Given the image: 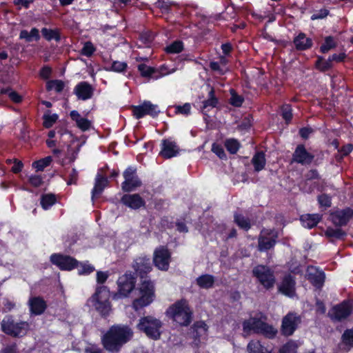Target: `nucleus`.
I'll list each match as a JSON object with an SVG mask.
<instances>
[{"mask_svg": "<svg viewBox=\"0 0 353 353\" xmlns=\"http://www.w3.org/2000/svg\"><path fill=\"white\" fill-rule=\"evenodd\" d=\"M138 70L143 77H150L154 72V69L145 64H140L138 66Z\"/></svg>", "mask_w": 353, "mask_h": 353, "instance_id": "5fc2aeb1", "label": "nucleus"}, {"mask_svg": "<svg viewBox=\"0 0 353 353\" xmlns=\"http://www.w3.org/2000/svg\"><path fill=\"white\" fill-rule=\"evenodd\" d=\"M176 112L184 115H188L190 113L191 105L186 103L183 105H178L176 107Z\"/></svg>", "mask_w": 353, "mask_h": 353, "instance_id": "e2e57ef3", "label": "nucleus"}, {"mask_svg": "<svg viewBox=\"0 0 353 353\" xmlns=\"http://www.w3.org/2000/svg\"><path fill=\"white\" fill-rule=\"evenodd\" d=\"M29 306L30 312L36 315L42 314L46 307L45 301L39 297H33L29 300Z\"/></svg>", "mask_w": 353, "mask_h": 353, "instance_id": "a878e982", "label": "nucleus"}, {"mask_svg": "<svg viewBox=\"0 0 353 353\" xmlns=\"http://www.w3.org/2000/svg\"><path fill=\"white\" fill-rule=\"evenodd\" d=\"M217 103L218 100L214 96V90L213 88H211L208 93V99L203 102V111L215 108Z\"/></svg>", "mask_w": 353, "mask_h": 353, "instance_id": "c9c22d12", "label": "nucleus"}, {"mask_svg": "<svg viewBox=\"0 0 353 353\" xmlns=\"http://www.w3.org/2000/svg\"><path fill=\"white\" fill-rule=\"evenodd\" d=\"M161 321L153 316H148L141 318L137 324V328L144 332L148 337L157 340L161 335Z\"/></svg>", "mask_w": 353, "mask_h": 353, "instance_id": "423d86ee", "label": "nucleus"}, {"mask_svg": "<svg viewBox=\"0 0 353 353\" xmlns=\"http://www.w3.org/2000/svg\"><path fill=\"white\" fill-rule=\"evenodd\" d=\"M121 201L125 205L132 209H138L145 203L143 199L137 194H125L121 198Z\"/></svg>", "mask_w": 353, "mask_h": 353, "instance_id": "5701e85b", "label": "nucleus"}, {"mask_svg": "<svg viewBox=\"0 0 353 353\" xmlns=\"http://www.w3.org/2000/svg\"><path fill=\"white\" fill-rule=\"evenodd\" d=\"M307 279L316 288H321L325 281V274L316 267L310 266L307 270Z\"/></svg>", "mask_w": 353, "mask_h": 353, "instance_id": "f3484780", "label": "nucleus"}, {"mask_svg": "<svg viewBox=\"0 0 353 353\" xmlns=\"http://www.w3.org/2000/svg\"><path fill=\"white\" fill-rule=\"evenodd\" d=\"M20 39H25L27 42L37 41L39 39V33L38 29L34 28L30 32L23 30L20 32Z\"/></svg>", "mask_w": 353, "mask_h": 353, "instance_id": "473e14b6", "label": "nucleus"}, {"mask_svg": "<svg viewBox=\"0 0 353 353\" xmlns=\"http://www.w3.org/2000/svg\"><path fill=\"white\" fill-rule=\"evenodd\" d=\"M137 292L138 297L135 298L132 303V307L135 310L149 305L154 301V285L150 281L144 280L135 290V293Z\"/></svg>", "mask_w": 353, "mask_h": 353, "instance_id": "20e7f679", "label": "nucleus"}, {"mask_svg": "<svg viewBox=\"0 0 353 353\" xmlns=\"http://www.w3.org/2000/svg\"><path fill=\"white\" fill-rule=\"evenodd\" d=\"M155 6L160 8L162 12H168L169 11L171 3L170 2L164 1L163 0H158L155 3Z\"/></svg>", "mask_w": 353, "mask_h": 353, "instance_id": "680f3d73", "label": "nucleus"}, {"mask_svg": "<svg viewBox=\"0 0 353 353\" xmlns=\"http://www.w3.org/2000/svg\"><path fill=\"white\" fill-rule=\"evenodd\" d=\"M133 114L137 119L143 117L146 114L155 117L159 112L158 107L150 101H144L142 104L132 107Z\"/></svg>", "mask_w": 353, "mask_h": 353, "instance_id": "2eb2a0df", "label": "nucleus"}, {"mask_svg": "<svg viewBox=\"0 0 353 353\" xmlns=\"http://www.w3.org/2000/svg\"><path fill=\"white\" fill-rule=\"evenodd\" d=\"M234 221L239 228L245 230H248L250 228L249 220L241 214H235Z\"/></svg>", "mask_w": 353, "mask_h": 353, "instance_id": "ea45409f", "label": "nucleus"}, {"mask_svg": "<svg viewBox=\"0 0 353 353\" xmlns=\"http://www.w3.org/2000/svg\"><path fill=\"white\" fill-rule=\"evenodd\" d=\"M60 141L67 143L69 139H73L72 134L66 130H60L57 132Z\"/></svg>", "mask_w": 353, "mask_h": 353, "instance_id": "6e6d98bb", "label": "nucleus"}, {"mask_svg": "<svg viewBox=\"0 0 353 353\" xmlns=\"http://www.w3.org/2000/svg\"><path fill=\"white\" fill-rule=\"evenodd\" d=\"M166 314L180 325H188L192 320V312L184 300L179 301L170 306Z\"/></svg>", "mask_w": 353, "mask_h": 353, "instance_id": "7ed1b4c3", "label": "nucleus"}, {"mask_svg": "<svg viewBox=\"0 0 353 353\" xmlns=\"http://www.w3.org/2000/svg\"><path fill=\"white\" fill-rule=\"evenodd\" d=\"M230 94V103L235 107H240L243 102V98L241 96L238 95L233 90H231Z\"/></svg>", "mask_w": 353, "mask_h": 353, "instance_id": "de8ad7c7", "label": "nucleus"}, {"mask_svg": "<svg viewBox=\"0 0 353 353\" xmlns=\"http://www.w3.org/2000/svg\"><path fill=\"white\" fill-rule=\"evenodd\" d=\"M133 268L140 274H146L152 270L150 260L147 257H139L134 261Z\"/></svg>", "mask_w": 353, "mask_h": 353, "instance_id": "b1692460", "label": "nucleus"}, {"mask_svg": "<svg viewBox=\"0 0 353 353\" xmlns=\"http://www.w3.org/2000/svg\"><path fill=\"white\" fill-rule=\"evenodd\" d=\"M352 304L350 301H344L333 307L329 312V316L332 319L340 321L347 318L352 313Z\"/></svg>", "mask_w": 353, "mask_h": 353, "instance_id": "4468645a", "label": "nucleus"}, {"mask_svg": "<svg viewBox=\"0 0 353 353\" xmlns=\"http://www.w3.org/2000/svg\"><path fill=\"white\" fill-rule=\"evenodd\" d=\"M353 217V210L347 208L343 210L336 211L332 214V220L336 225H344Z\"/></svg>", "mask_w": 353, "mask_h": 353, "instance_id": "412c9836", "label": "nucleus"}, {"mask_svg": "<svg viewBox=\"0 0 353 353\" xmlns=\"http://www.w3.org/2000/svg\"><path fill=\"white\" fill-rule=\"evenodd\" d=\"M313 159L314 156L307 152L303 145H299L293 155L294 161L302 165L310 164Z\"/></svg>", "mask_w": 353, "mask_h": 353, "instance_id": "4be33fe9", "label": "nucleus"}, {"mask_svg": "<svg viewBox=\"0 0 353 353\" xmlns=\"http://www.w3.org/2000/svg\"><path fill=\"white\" fill-rule=\"evenodd\" d=\"M295 47L299 50H305L310 48L312 45V41L307 38L305 34L300 33L294 39Z\"/></svg>", "mask_w": 353, "mask_h": 353, "instance_id": "bb28decb", "label": "nucleus"}, {"mask_svg": "<svg viewBox=\"0 0 353 353\" xmlns=\"http://www.w3.org/2000/svg\"><path fill=\"white\" fill-rule=\"evenodd\" d=\"M30 325L26 321L15 322L11 316L5 317L1 322L2 331L6 334L20 337L26 334Z\"/></svg>", "mask_w": 353, "mask_h": 353, "instance_id": "6e6552de", "label": "nucleus"}, {"mask_svg": "<svg viewBox=\"0 0 353 353\" xmlns=\"http://www.w3.org/2000/svg\"><path fill=\"white\" fill-rule=\"evenodd\" d=\"M110 292L104 285L97 287L95 292L89 299L88 305L103 316L110 314L112 306L110 301Z\"/></svg>", "mask_w": 353, "mask_h": 353, "instance_id": "f03ea898", "label": "nucleus"}, {"mask_svg": "<svg viewBox=\"0 0 353 353\" xmlns=\"http://www.w3.org/2000/svg\"><path fill=\"white\" fill-rule=\"evenodd\" d=\"M136 277L131 272H126L119 276L117 280V292L113 295L114 299H120L128 297L134 290Z\"/></svg>", "mask_w": 353, "mask_h": 353, "instance_id": "0eeeda50", "label": "nucleus"}, {"mask_svg": "<svg viewBox=\"0 0 353 353\" xmlns=\"http://www.w3.org/2000/svg\"><path fill=\"white\" fill-rule=\"evenodd\" d=\"M94 88L85 81L78 83L74 88V93L78 99L87 100L92 97Z\"/></svg>", "mask_w": 353, "mask_h": 353, "instance_id": "6ab92c4d", "label": "nucleus"}, {"mask_svg": "<svg viewBox=\"0 0 353 353\" xmlns=\"http://www.w3.org/2000/svg\"><path fill=\"white\" fill-rule=\"evenodd\" d=\"M252 162L254 165V170L259 172L264 168L265 165V158L263 152H257L252 158Z\"/></svg>", "mask_w": 353, "mask_h": 353, "instance_id": "72a5a7b5", "label": "nucleus"}, {"mask_svg": "<svg viewBox=\"0 0 353 353\" xmlns=\"http://www.w3.org/2000/svg\"><path fill=\"white\" fill-rule=\"evenodd\" d=\"M127 68V63L123 61H114L112 65L110 70L121 72L124 71Z\"/></svg>", "mask_w": 353, "mask_h": 353, "instance_id": "603ef678", "label": "nucleus"}, {"mask_svg": "<svg viewBox=\"0 0 353 353\" xmlns=\"http://www.w3.org/2000/svg\"><path fill=\"white\" fill-rule=\"evenodd\" d=\"M183 49V44L181 41H175L168 45L165 50L168 53H179Z\"/></svg>", "mask_w": 353, "mask_h": 353, "instance_id": "a19ab883", "label": "nucleus"}, {"mask_svg": "<svg viewBox=\"0 0 353 353\" xmlns=\"http://www.w3.org/2000/svg\"><path fill=\"white\" fill-rule=\"evenodd\" d=\"M170 259L171 254L166 248L160 246L155 249L153 254V262L159 270L162 271L168 270Z\"/></svg>", "mask_w": 353, "mask_h": 353, "instance_id": "1a4fd4ad", "label": "nucleus"}, {"mask_svg": "<svg viewBox=\"0 0 353 353\" xmlns=\"http://www.w3.org/2000/svg\"><path fill=\"white\" fill-rule=\"evenodd\" d=\"M108 181L106 177L102 176L100 174H97L96 179H95V184L94 187L92 191V199L93 200L94 198L99 195L104 188L108 185Z\"/></svg>", "mask_w": 353, "mask_h": 353, "instance_id": "c85d7f7f", "label": "nucleus"}, {"mask_svg": "<svg viewBox=\"0 0 353 353\" xmlns=\"http://www.w3.org/2000/svg\"><path fill=\"white\" fill-rule=\"evenodd\" d=\"M319 203L321 206L330 207L331 205V199L326 194H322L319 196Z\"/></svg>", "mask_w": 353, "mask_h": 353, "instance_id": "0e129e2a", "label": "nucleus"}, {"mask_svg": "<svg viewBox=\"0 0 353 353\" xmlns=\"http://www.w3.org/2000/svg\"><path fill=\"white\" fill-rule=\"evenodd\" d=\"M212 151L215 153L220 159L225 158V151L221 145L216 143H213L212 146Z\"/></svg>", "mask_w": 353, "mask_h": 353, "instance_id": "052dcab7", "label": "nucleus"}, {"mask_svg": "<svg viewBox=\"0 0 353 353\" xmlns=\"http://www.w3.org/2000/svg\"><path fill=\"white\" fill-rule=\"evenodd\" d=\"M193 336L199 340L205 339L207 336L208 327L204 321H198L194 324Z\"/></svg>", "mask_w": 353, "mask_h": 353, "instance_id": "cd10ccee", "label": "nucleus"}, {"mask_svg": "<svg viewBox=\"0 0 353 353\" xmlns=\"http://www.w3.org/2000/svg\"><path fill=\"white\" fill-rule=\"evenodd\" d=\"M210 67L212 70L220 75L224 74L228 71L227 67L221 66L219 62L216 61L210 62Z\"/></svg>", "mask_w": 353, "mask_h": 353, "instance_id": "09e8293b", "label": "nucleus"}, {"mask_svg": "<svg viewBox=\"0 0 353 353\" xmlns=\"http://www.w3.org/2000/svg\"><path fill=\"white\" fill-rule=\"evenodd\" d=\"M279 291L285 296L293 297L295 295V281L290 275L285 276L279 286Z\"/></svg>", "mask_w": 353, "mask_h": 353, "instance_id": "aec40b11", "label": "nucleus"}, {"mask_svg": "<svg viewBox=\"0 0 353 353\" xmlns=\"http://www.w3.org/2000/svg\"><path fill=\"white\" fill-rule=\"evenodd\" d=\"M94 50L95 48L92 43L91 42H86L81 50V54L86 57H90L93 54Z\"/></svg>", "mask_w": 353, "mask_h": 353, "instance_id": "4d7b16f0", "label": "nucleus"}, {"mask_svg": "<svg viewBox=\"0 0 353 353\" xmlns=\"http://www.w3.org/2000/svg\"><path fill=\"white\" fill-rule=\"evenodd\" d=\"M50 261L62 270H71L76 268L78 263L75 259L60 254H52Z\"/></svg>", "mask_w": 353, "mask_h": 353, "instance_id": "f8f14e48", "label": "nucleus"}, {"mask_svg": "<svg viewBox=\"0 0 353 353\" xmlns=\"http://www.w3.org/2000/svg\"><path fill=\"white\" fill-rule=\"evenodd\" d=\"M108 272H101L99 271L97 272V281L99 284H103L105 282L107 279L108 278Z\"/></svg>", "mask_w": 353, "mask_h": 353, "instance_id": "338daca9", "label": "nucleus"}, {"mask_svg": "<svg viewBox=\"0 0 353 353\" xmlns=\"http://www.w3.org/2000/svg\"><path fill=\"white\" fill-rule=\"evenodd\" d=\"M249 353H272V350L263 346L259 341H251L247 347Z\"/></svg>", "mask_w": 353, "mask_h": 353, "instance_id": "7c9ffc66", "label": "nucleus"}, {"mask_svg": "<svg viewBox=\"0 0 353 353\" xmlns=\"http://www.w3.org/2000/svg\"><path fill=\"white\" fill-rule=\"evenodd\" d=\"M52 161V158L50 157H47L44 159L39 160L37 161H34L32 163V166L37 169V171L43 170L46 167L49 165Z\"/></svg>", "mask_w": 353, "mask_h": 353, "instance_id": "a18cd8bd", "label": "nucleus"}, {"mask_svg": "<svg viewBox=\"0 0 353 353\" xmlns=\"http://www.w3.org/2000/svg\"><path fill=\"white\" fill-rule=\"evenodd\" d=\"M214 277L210 274H203L196 279V284L201 288L208 289L213 286Z\"/></svg>", "mask_w": 353, "mask_h": 353, "instance_id": "2f4dec72", "label": "nucleus"}, {"mask_svg": "<svg viewBox=\"0 0 353 353\" xmlns=\"http://www.w3.org/2000/svg\"><path fill=\"white\" fill-rule=\"evenodd\" d=\"M72 121L76 123L77 126L82 131L88 130L91 126V122L85 117H82L77 110H72L70 113Z\"/></svg>", "mask_w": 353, "mask_h": 353, "instance_id": "393cba45", "label": "nucleus"}, {"mask_svg": "<svg viewBox=\"0 0 353 353\" xmlns=\"http://www.w3.org/2000/svg\"><path fill=\"white\" fill-rule=\"evenodd\" d=\"M41 32L43 36L47 39V40H52L53 39L58 40L59 39L57 32L52 30H49L46 28H43L41 30Z\"/></svg>", "mask_w": 353, "mask_h": 353, "instance_id": "864d4df0", "label": "nucleus"}, {"mask_svg": "<svg viewBox=\"0 0 353 353\" xmlns=\"http://www.w3.org/2000/svg\"><path fill=\"white\" fill-rule=\"evenodd\" d=\"M283 118L287 121H290L292 119V109L290 105H284L281 108Z\"/></svg>", "mask_w": 353, "mask_h": 353, "instance_id": "bf43d9fd", "label": "nucleus"}, {"mask_svg": "<svg viewBox=\"0 0 353 353\" xmlns=\"http://www.w3.org/2000/svg\"><path fill=\"white\" fill-rule=\"evenodd\" d=\"M48 90H55L56 92H61L64 87V83L61 80L49 81L46 85Z\"/></svg>", "mask_w": 353, "mask_h": 353, "instance_id": "37998d69", "label": "nucleus"}, {"mask_svg": "<svg viewBox=\"0 0 353 353\" xmlns=\"http://www.w3.org/2000/svg\"><path fill=\"white\" fill-rule=\"evenodd\" d=\"M253 274L259 281L266 288H272L275 282L273 272L267 266L257 265L253 270Z\"/></svg>", "mask_w": 353, "mask_h": 353, "instance_id": "9d476101", "label": "nucleus"}, {"mask_svg": "<svg viewBox=\"0 0 353 353\" xmlns=\"http://www.w3.org/2000/svg\"><path fill=\"white\" fill-rule=\"evenodd\" d=\"M1 94H7L11 101L17 103H20L22 101V97L10 88L1 89Z\"/></svg>", "mask_w": 353, "mask_h": 353, "instance_id": "58836bf2", "label": "nucleus"}, {"mask_svg": "<svg viewBox=\"0 0 353 353\" xmlns=\"http://www.w3.org/2000/svg\"><path fill=\"white\" fill-rule=\"evenodd\" d=\"M321 216L318 214H304L301 216V222L303 227L312 228L317 225Z\"/></svg>", "mask_w": 353, "mask_h": 353, "instance_id": "c756f323", "label": "nucleus"}, {"mask_svg": "<svg viewBox=\"0 0 353 353\" xmlns=\"http://www.w3.org/2000/svg\"><path fill=\"white\" fill-rule=\"evenodd\" d=\"M179 153V148L172 139H165L162 142V148L160 154L166 159L176 157Z\"/></svg>", "mask_w": 353, "mask_h": 353, "instance_id": "a211bd4d", "label": "nucleus"}, {"mask_svg": "<svg viewBox=\"0 0 353 353\" xmlns=\"http://www.w3.org/2000/svg\"><path fill=\"white\" fill-rule=\"evenodd\" d=\"M132 336L133 332L128 326L113 325L103 335L102 343L104 348L108 351L117 352L125 343L132 339Z\"/></svg>", "mask_w": 353, "mask_h": 353, "instance_id": "f257e3e1", "label": "nucleus"}, {"mask_svg": "<svg viewBox=\"0 0 353 353\" xmlns=\"http://www.w3.org/2000/svg\"><path fill=\"white\" fill-rule=\"evenodd\" d=\"M316 65L322 71L327 70L332 67L331 59L329 58L328 60H323L322 58H319L316 63Z\"/></svg>", "mask_w": 353, "mask_h": 353, "instance_id": "8fccbe9b", "label": "nucleus"}, {"mask_svg": "<svg viewBox=\"0 0 353 353\" xmlns=\"http://www.w3.org/2000/svg\"><path fill=\"white\" fill-rule=\"evenodd\" d=\"M29 181L34 187H39L42 183V179L38 175L31 176L29 179Z\"/></svg>", "mask_w": 353, "mask_h": 353, "instance_id": "774afa93", "label": "nucleus"}, {"mask_svg": "<svg viewBox=\"0 0 353 353\" xmlns=\"http://www.w3.org/2000/svg\"><path fill=\"white\" fill-rule=\"evenodd\" d=\"M298 345L292 341H290L283 345L279 350L280 353H296Z\"/></svg>", "mask_w": 353, "mask_h": 353, "instance_id": "c03bdc74", "label": "nucleus"}, {"mask_svg": "<svg viewBox=\"0 0 353 353\" xmlns=\"http://www.w3.org/2000/svg\"><path fill=\"white\" fill-rule=\"evenodd\" d=\"M57 201L54 194H43L41 197V205L43 210H47L50 208Z\"/></svg>", "mask_w": 353, "mask_h": 353, "instance_id": "f704fd0d", "label": "nucleus"}, {"mask_svg": "<svg viewBox=\"0 0 353 353\" xmlns=\"http://www.w3.org/2000/svg\"><path fill=\"white\" fill-rule=\"evenodd\" d=\"M277 237L276 231L270 229H263L261 232L259 239V250L265 251L272 248L275 245Z\"/></svg>", "mask_w": 353, "mask_h": 353, "instance_id": "9b49d317", "label": "nucleus"}, {"mask_svg": "<svg viewBox=\"0 0 353 353\" xmlns=\"http://www.w3.org/2000/svg\"><path fill=\"white\" fill-rule=\"evenodd\" d=\"M76 268L78 269L79 274H90L95 270L94 267L88 262L78 263Z\"/></svg>", "mask_w": 353, "mask_h": 353, "instance_id": "4c0bfd02", "label": "nucleus"}, {"mask_svg": "<svg viewBox=\"0 0 353 353\" xmlns=\"http://www.w3.org/2000/svg\"><path fill=\"white\" fill-rule=\"evenodd\" d=\"M336 46V43L332 37H327L324 43L321 46V51L323 53L328 52Z\"/></svg>", "mask_w": 353, "mask_h": 353, "instance_id": "49530a36", "label": "nucleus"}, {"mask_svg": "<svg viewBox=\"0 0 353 353\" xmlns=\"http://www.w3.org/2000/svg\"><path fill=\"white\" fill-rule=\"evenodd\" d=\"M300 323L299 316L294 313L288 314L283 319L281 332L285 336L292 335Z\"/></svg>", "mask_w": 353, "mask_h": 353, "instance_id": "dca6fc26", "label": "nucleus"}, {"mask_svg": "<svg viewBox=\"0 0 353 353\" xmlns=\"http://www.w3.org/2000/svg\"><path fill=\"white\" fill-rule=\"evenodd\" d=\"M125 181L122 183V189L125 192H131L141 184L136 175V169L132 167L127 168L123 172Z\"/></svg>", "mask_w": 353, "mask_h": 353, "instance_id": "ddd939ff", "label": "nucleus"}, {"mask_svg": "<svg viewBox=\"0 0 353 353\" xmlns=\"http://www.w3.org/2000/svg\"><path fill=\"white\" fill-rule=\"evenodd\" d=\"M326 234L331 237L341 239L345 235V232H343L339 228H337V229L328 228L326 231Z\"/></svg>", "mask_w": 353, "mask_h": 353, "instance_id": "13d9d810", "label": "nucleus"}, {"mask_svg": "<svg viewBox=\"0 0 353 353\" xmlns=\"http://www.w3.org/2000/svg\"><path fill=\"white\" fill-rule=\"evenodd\" d=\"M329 14V11L326 9H323L319 10V12L313 14L311 16L312 20L321 19L326 17Z\"/></svg>", "mask_w": 353, "mask_h": 353, "instance_id": "69168bd1", "label": "nucleus"}, {"mask_svg": "<svg viewBox=\"0 0 353 353\" xmlns=\"http://www.w3.org/2000/svg\"><path fill=\"white\" fill-rule=\"evenodd\" d=\"M243 330L245 334L251 332L261 334L268 338H273L277 333L276 329L265 323L261 319L250 318L243 323Z\"/></svg>", "mask_w": 353, "mask_h": 353, "instance_id": "39448f33", "label": "nucleus"}, {"mask_svg": "<svg viewBox=\"0 0 353 353\" xmlns=\"http://www.w3.org/2000/svg\"><path fill=\"white\" fill-rule=\"evenodd\" d=\"M225 147L231 154H236L240 148V143L235 139H228L225 141Z\"/></svg>", "mask_w": 353, "mask_h": 353, "instance_id": "e433bc0d", "label": "nucleus"}, {"mask_svg": "<svg viewBox=\"0 0 353 353\" xmlns=\"http://www.w3.org/2000/svg\"><path fill=\"white\" fill-rule=\"evenodd\" d=\"M343 342L347 345H353V328L347 330L342 335Z\"/></svg>", "mask_w": 353, "mask_h": 353, "instance_id": "3c124183", "label": "nucleus"}, {"mask_svg": "<svg viewBox=\"0 0 353 353\" xmlns=\"http://www.w3.org/2000/svg\"><path fill=\"white\" fill-rule=\"evenodd\" d=\"M57 119L58 115L57 114H50L48 112L43 115V125L49 128L52 126Z\"/></svg>", "mask_w": 353, "mask_h": 353, "instance_id": "79ce46f5", "label": "nucleus"}]
</instances>
